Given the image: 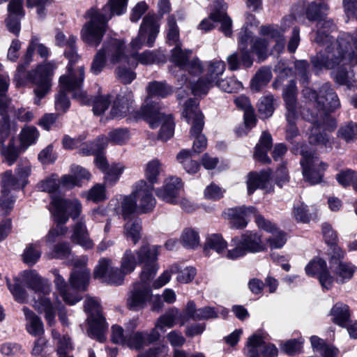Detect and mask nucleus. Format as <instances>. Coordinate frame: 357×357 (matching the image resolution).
<instances>
[{"instance_id": "obj_1", "label": "nucleus", "mask_w": 357, "mask_h": 357, "mask_svg": "<svg viewBox=\"0 0 357 357\" xmlns=\"http://www.w3.org/2000/svg\"><path fill=\"white\" fill-rule=\"evenodd\" d=\"M328 10L325 3L312 2L307 8L304 3H300L294 6L291 15L283 19L280 28L276 27L284 38L283 33L293 24L294 20H297L305 12L310 21L317 22L314 40L324 47V50L311 59L314 69L317 72L324 68L331 70L336 83L351 87L356 82L352 68L357 65V30L353 35L341 33L333 40L328 32H333L335 26L332 20L324 18Z\"/></svg>"}, {"instance_id": "obj_2", "label": "nucleus", "mask_w": 357, "mask_h": 357, "mask_svg": "<svg viewBox=\"0 0 357 357\" xmlns=\"http://www.w3.org/2000/svg\"><path fill=\"white\" fill-rule=\"evenodd\" d=\"M259 36L254 38L253 32L248 25L243 27L238 33V50L227 58L229 69L231 71L243 68H250L253 64L252 53H255L259 61L265 60L271 54L270 47L275 43L273 48L279 52L285 45V39L282 38L280 31L273 25L262 26L259 29Z\"/></svg>"}, {"instance_id": "obj_3", "label": "nucleus", "mask_w": 357, "mask_h": 357, "mask_svg": "<svg viewBox=\"0 0 357 357\" xmlns=\"http://www.w3.org/2000/svg\"><path fill=\"white\" fill-rule=\"evenodd\" d=\"M303 93L305 98L313 101V105L316 107L315 112L307 111L303 114V117L313 124L309 137L310 143L331 148L329 137L326 133H321L320 130L323 128L333 131L336 128L337 123L329 114L340 107L337 95L328 84H324L319 93L309 88L304 89Z\"/></svg>"}, {"instance_id": "obj_4", "label": "nucleus", "mask_w": 357, "mask_h": 357, "mask_svg": "<svg viewBox=\"0 0 357 357\" xmlns=\"http://www.w3.org/2000/svg\"><path fill=\"white\" fill-rule=\"evenodd\" d=\"M14 284L6 278V284L15 300L18 303H25L27 299V292L20 284L23 283L27 288L38 295L37 299H33V307L44 317L50 326L55 323L56 313L50 299L47 297L51 292V283L49 280L43 278L36 270H26L22 272L19 278H15Z\"/></svg>"}, {"instance_id": "obj_5", "label": "nucleus", "mask_w": 357, "mask_h": 357, "mask_svg": "<svg viewBox=\"0 0 357 357\" xmlns=\"http://www.w3.org/2000/svg\"><path fill=\"white\" fill-rule=\"evenodd\" d=\"M33 45L29 44L26 54L24 57V62L18 66L17 73L15 75V80L17 86H22L26 84L27 81L31 82L36 85L33 90L35 94L34 104L39 105L41 99L49 93L51 87L50 77L53 74L56 65L54 61L39 65L35 70L25 73L26 66L31 62L33 54Z\"/></svg>"}, {"instance_id": "obj_6", "label": "nucleus", "mask_w": 357, "mask_h": 357, "mask_svg": "<svg viewBox=\"0 0 357 357\" xmlns=\"http://www.w3.org/2000/svg\"><path fill=\"white\" fill-rule=\"evenodd\" d=\"M158 245H144L132 251L127 249L121 259L120 266L126 273L133 272L138 264H143L141 280H150L156 274L159 266L156 263L159 250Z\"/></svg>"}, {"instance_id": "obj_7", "label": "nucleus", "mask_w": 357, "mask_h": 357, "mask_svg": "<svg viewBox=\"0 0 357 357\" xmlns=\"http://www.w3.org/2000/svg\"><path fill=\"white\" fill-rule=\"evenodd\" d=\"M84 79V66L68 68L65 75L59 78V92L55 98V108L57 111L65 112L70 107V100L67 92L72 93L74 98L82 105L89 104L90 99L82 89Z\"/></svg>"}, {"instance_id": "obj_8", "label": "nucleus", "mask_w": 357, "mask_h": 357, "mask_svg": "<svg viewBox=\"0 0 357 357\" xmlns=\"http://www.w3.org/2000/svg\"><path fill=\"white\" fill-rule=\"evenodd\" d=\"M128 63L130 68H135L137 62L130 63V59L126 54L125 43L117 38H111L105 40L102 47L94 56L91 66V72L99 74L105 67H113L115 65Z\"/></svg>"}, {"instance_id": "obj_9", "label": "nucleus", "mask_w": 357, "mask_h": 357, "mask_svg": "<svg viewBox=\"0 0 357 357\" xmlns=\"http://www.w3.org/2000/svg\"><path fill=\"white\" fill-rule=\"evenodd\" d=\"M53 274L55 276L54 282L56 289L67 304L74 305L81 300L78 290H85L89 284L90 271L88 268L73 271L69 278L71 287L67 285L65 279L57 270H54Z\"/></svg>"}, {"instance_id": "obj_10", "label": "nucleus", "mask_w": 357, "mask_h": 357, "mask_svg": "<svg viewBox=\"0 0 357 357\" xmlns=\"http://www.w3.org/2000/svg\"><path fill=\"white\" fill-rule=\"evenodd\" d=\"M146 92L148 96L145 104L142 106L139 111L136 112L135 117L146 119L151 128H155L158 123L155 119L160 107L158 104L153 102L151 98H165L172 93V89L166 82L153 81L148 84Z\"/></svg>"}, {"instance_id": "obj_11", "label": "nucleus", "mask_w": 357, "mask_h": 357, "mask_svg": "<svg viewBox=\"0 0 357 357\" xmlns=\"http://www.w3.org/2000/svg\"><path fill=\"white\" fill-rule=\"evenodd\" d=\"M198 102L190 98L184 105L182 116L188 123H191L190 134L195 137L193 142V151L197 153L202 152L206 147L207 140L202 134L204 126L203 115L198 108Z\"/></svg>"}, {"instance_id": "obj_12", "label": "nucleus", "mask_w": 357, "mask_h": 357, "mask_svg": "<svg viewBox=\"0 0 357 357\" xmlns=\"http://www.w3.org/2000/svg\"><path fill=\"white\" fill-rule=\"evenodd\" d=\"M86 15L90 20L83 26L81 38L89 45L97 47L106 32L107 22L111 19V15L104 17L100 10L91 8L87 12Z\"/></svg>"}, {"instance_id": "obj_13", "label": "nucleus", "mask_w": 357, "mask_h": 357, "mask_svg": "<svg viewBox=\"0 0 357 357\" xmlns=\"http://www.w3.org/2000/svg\"><path fill=\"white\" fill-rule=\"evenodd\" d=\"M231 246L227 253V258L235 260L245 256L247 253H256L264 251L266 245L263 243L261 235L258 232L247 231L240 237L231 240Z\"/></svg>"}, {"instance_id": "obj_14", "label": "nucleus", "mask_w": 357, "mask_h": 357, "mask_svg": "<svg viewBox=\"0 0 357 357\" xmlns=\"http://www.w3.org/2000/svg\"><path fill=\"white\" fill-rule=\"evenodd\" d=\"M282 96L285 104V115L288 123L286 137L289 139L297 135L298 129L296 126V121L302 114L301 107L296 99V86L294 81H290L289 84L285 86Z\"/></svg>"}, {"instance_id": "obj_15", "label": "nucleus", "mask_w": 357, "mask_h": 357, "mask_svg": "<svg viewBox=\"0 0 357 357\" xmlns=\"http://www.w3.org/2000/svg\"><path fill=\"white\" fill-rule=\"evenodd\" d=\"M84 309L88 314L89 335L102 342L105 340V332L107 330L105 320L101 314L100 305L98 300L88 298L84 302Z\"/></svg>"}, {"instance_id": "obj_16", "label": "nucleus", "mask_w": 357, "mask_h": 357, "mask_svg": "<svg viewBox=\"0 0 357 357\" xmlns=\"http://www.w3.org/2000/svg\"><path fill=\"white\" fill-rule=\"evenodd\" d=\"M50 210L56 222L66 223L70 217L75 220L79 216L82 206L76 198L63 199L52 195Z\"/></svg>"}, {"instance_id": "obj_17", "label": "nucleus", "mask_w": 357, "mask_h": 357, "mask_svg": "<svg viewBox=\"0 0 357 357\" xmlns=\"http://www.w3.org/2000/svg\"><path fill=\"white\" fill-rule=\"evenodd\" d=\"M160 25L154 13H148L143 18L137 36L131 41L133 50H139L144 45L153 47L159 33Z\"/></svg>"}, {"instance_id": "obj_18", "label": "nucleus", "mask_w": 357, "mask_h": 357, "mask_svg": "<svg viewBox=\"0 0 357 357\" xmlns=\"http://www.w3.org/2000/svg\"><path fill=\"white\" fill-rule=\"evenodd\" d=\"M301 154L303 158L301 160V165L305 180L311 184L320 183L322 179L323 172L326 169L325 165L320 161L314 153L302 151Z\"/></svg>"}, {"instance_id": "obj_19", "label": "nucleus", "mask_w": 357, "mask_h": 357, "mask_svg": "<svg viewBox=\"0 0 357 357\" xmlns=\"http://www.w3.org/2000/svg\"><path fill=\"white\" fill-rule=\"evenodd\" d=\"M154 186L149 184L145 180L137 181L132 192L136 202L137 210L143 213L151 211L156 204V200L153 195Z\"/></svg>"}, {"instance_id": "obj_20", "label": "nucleus", "mask_w": 357, "mask_h": 357, "mask_svg": "<svg viewBox=\"0 0 357 357\" xmlns=\"http://www.w3.org/2000/svg\"><path fill=\"white\" fill-rule=\"evenodd\" d=\"M141 280L142 282L135 283L128 294L126 304L128 307L133 311L144 308L152 298L149 280Z\"/></svg>"}, {"instance_id": "obj_21", "label": "nucleus", "mask_w": 357, "mask_h": 357, "mask_svg": "<svg viewBox=\"0 0 357 357\" xmlns=\"http://www.w3.org/2000/svg\"><path fill=\"white\" fill-rule=\"evenodd\" d=\"M112 260L109 259H100L94 270V278L110 284L120 285L128 273L122 271L121 267L120 268L112 267Z\"/></svg>"}, {"instance_id": "obj_22", "label": "nucleus", "mask_w": 357, "mask_h": 357, "mask_svg": "<svg viewBox=\"0 0 357 357\" xmlns=\"http://www.w3.org/2000/svg\"><path fill=\"white\" fill-rule=\"evenodd\" d=\"M22 187V182L15 177L10 171L6 172L2 176L1 196L0 197V215H5L11 209L14 199L8 197L12 190H18Z\"/></svg>"}, {"instance_id": "obj_23", "label": "nucleus", "mask_w": 357, "mask_h": 357, "mask_svg": "<svg viewBox=\"0 0 357 357\" xmlns=\"http://www.w3.org/2000/svg\"><path fill=\"white\" fill-rule=\"evenodd\" d=\"M174 45L172 50L170 61L181 70H186L192 75H199L202 72L200 61L197 58L188 61L192 54L191 50H183L181 48V44Z\"/></svg>"}, {"instance_id": "obj_24", "label": "nucleus", "mask_w": 357, "mask_h": 357, "mask_svg": "<svg viewBox=\"0 0 357 357\" xmlns=\"http://www.w3.org/2000/svg\"><path fill=\"white\" fill-rule=\"evenodd\" d=\"M255 222L259 228L271 234L266 238V243L271 249H280L285 245L287 242L286 234L280 230L275 224L266 220L259 214H255Z\"/></svg>"}, {"instance_id": "obj_25", "label": "nucleus", "mask_w": 357, "mask_h": 357, "mask_svg": "<svg viewBox=\"0 0 357 357\" xmlns=\"http://www.w3.org/2000/svg\"><path fill=\"white\" fill-rule=\"evenodd\" d=\"M82 139L80 137L71 138L68 135L64 136L62 144L66 149H74L79 148V153L83 155H93L94 153L104 149L107 146L108 139L106 137H100L96 141L90 144H82Z\"/></svg>"}, {"instance_id": "obj_26", "label": "nucleus", "mask_w": 357, "mask_h": 357, "mask_svg": "<svg viewBox=\"0 0 357 357\" xmlns=\"http://www.w3.org/2000/svg\"><path fill=\"white\" fill-rule=\"evenodd\" d=\"M337 257H332L330 261V266L337 283L344 284L350 280L355 271L356 267L351 263L340 260L344 257L342 250L335 251Z\"/></svg>"}, {"instance_id": "obj_27", "label": "nucleus", "mask_w": 357, "mask_h": 357, "mask_svg": "<svg viewBox=\"0 0 357 357\" xmlns=\"http://www.w3.org/2000/svg\"><path fill=\"white\" fill-rule=\"evenodd\" d=\"M260 352L264 357H275L278 349L272 344H266L263 337L253 335L247 342L245 354L248 357H260Z\"/></svg>"}, {"instance_id": "obj_28", "label": "nucleus", "mask_w": 357, "mask_h": 357, "mask_svg": "<svg viewBox=\"0 0 357 357\" xmlns=\"http://www.w3.org/2000/svg\"><path fill=\"white\" fill-rule=\"evenodd\" d=\"M182 182L178 177H171L167 179L164 185L156 189L157 197L171 204H177L178 202L179 191L182 188Z\"/></svg>"}, {"instance_id": "obj_29", "label": "nucleus", "mask_w": 357, "mask_h": 357, "mask_svg": "<svg viewBox=\"0 0 357 357\" xmlns=\"http://www.w3.org/2000/svg\"><path fill=\"white\" fill-rule=\"evenodd\" d=\"M256 209L253 206H238L229 208L224 212L225 218L230 220L231 227L235 229L245 228L248 225L247 217L250 214H255Z\"/></svg>"}, {"instance_id": "obj_30", "label": "nucleus", "mask_w": 357, "mask_h": 357, "mask_svg": "<svg viewBox=\"0 0 357 357\" xmlns=\"http://www.w3.org/2000/svg\"><path fill=\"white\" fill-rule=\"evenodd\" d=\"M75 42L76 38L75 36H69L66 38V36L60 31L57 32L55 36L56 45L61 47H66L65 55L69 61L68 68L83 66L82 65L77 64L79 58L75 50Z\"/></svg>"}, {"instance_id": "obj_31", "label": "nucleus", "mask_w": 357, "mask_h": 357, "mask_svg": "<svg viewBox=\"0 0 357 357\" xmlns=\"http://www.w3.org/2000/svg\"><path fill=\"white\" fill-rule=\"evenodd\" d=\"M133 95L131 91H126L117 96L110 111L112 118H122L132 111Z\"/></svg>"}, {"instance_id": "obj_32", "label": "nucleus", "mask_w": 357, "mask_h": 357, "mask_svg": "<svg viewBox=\"0 0 357 357\" xmlns=\"http://www.w3.org/2000/svg\"><path fill=\"white\" fill-rule=\"evenodd\" d=\"M218 312V310L210 306L197 309L193 301H189L183 310V317L185 319H208L217 318Z\"/></svg>"}, {"instance_id": "obj_33", "label": "nucleus", "mask_w": 357, "mask_h": 357, "mask_svg": "<svg viewBox=\"0 0 357 357\" xmlns=\"http://www.w3.org/2000/svg\"><path fill=\"white\" fill-rule=\"evenodd\" d=\"M72 229L73 234L70 239L73 243L80 245L85 250L93 248L94 243L89 237L86 222L82 218L73 225Z\"/></svg>"}, {"instance_id": "obj_34", "label": "nucleus", "mask_w": 357, "mask_h": 357, "mask_svg": "<svg viewBox=\"0 0 357 357\" xmlns=\"http://www.w3.org/2000/svg\"><path fill=\"white\" fill-rule=\"evenodd\" d=\"M213 6L211 17L221 23L222 31L226 36H229L232 33V22L225 13L227 8V4L223 0H216L213 2Z\"/></svg>"}, {"instance_id": "obj_35", "label": "nucleus", "mask_w": 357, "mask_h": 357, "mask_svg": "<svg viewBox=\"0 0 357 357\" xmlns=\"http://www.w3.org/2000/svg\"><path fill=\"white\" fill-rule=\"evenodd\" d=\"M271 175V170L262 171L259 174L250 173L246 181L248 194L252 195L258 188L269 192L271 189V186H269Z\"/></svg>"}, {"instance_id": "obj_36", "label": "nucleus", "mask_w": 357, "mask_h": 357, "mask_svg": "<svg viewBox=\"0 0 357 357\" xmlns=\"http://www.w3.org/2000/svg\"><path fill=\"white\" fill-rule=\"evenodd\" d=\"M25 319V329L26 332L33 337L44 335V324L41 319L27 307H22Z\"/></svg>"}, {"instance_id": "obj_37", "label": "nucleus", "mask_w": 357, "mask_h": 357, "mask_svg": "<svg viewBox=\"0 0 357 357\" xmlns=\"http://www.w3.org/2000/svg\"><path fill=\"white\" fill-rule=\"evenodd\" d=\"M164 172V165L158 158L148 161L144 167L145 180L149 184L154 186L160 182V176Z\"/></svg>"}, {"instance_id": "obj_38", "label": "nucleus", "mask_w": 357, "mask_h": 357, "mask_svg": "<svg viewBox=\"0 0 357 357\" xmlns=\"http://www.w3.org/2000/svg\"><path fill=\"white\" fill-rule=\"evenodd\" d=\"M271 135L264 132L260 137L259 142L256 145L254 153L255 159L262 163H270L271 159L267 155L268 151L272 146Z\"/></svg>"}, {"instance_id": "obj_39", "label": "nucleus", "mask_w": 357, "mask_h": 357, "mask_svg": "<svg viewBox=\"0 0 357 357\" xmlns=\"http://www.w3.org/2000/svg\"><path fill=\"white\" fill-rule=\"evenodd\" d=\"M155 119L158 123L155 128L161 126L159 132L160 139L163 141L168 140L174 134V123L172 116L171 115H165L160 112H157Z\"/></svg>"}, {"instance_id": "obj_40", "label": "nucleus", "mask_w": 357, "mask_h": 357, "mask_svg": "<svg viewBox=\"0 0 357 357\" xmlns=\"http://www.w3.org/2000/svg\"><path fill=\"white\" fill-rule=\"evenodd\" d=\"M227 243L222 236L218 234L209 235L204 244V251L208 253L211 250L215 251L218 254L221 255L227 258Z\"/></svg>"}, {"instance_id": "obj_41", "label": "nucleus", "mask_w": 357, "mask_h": 357, "mask_svg": "<svg viewBox=\"0 0 357 357\" xmlns=\"http://www.w3.org/2000/svg\"><path fill=\"white\" fill-rule=\"evenodd\" d=\"M52 338L56 341V354L58 357H74L70 353L73 347L70 338L67 335L61 336L56 330L52 331Z\"/></svg>"}, {"instance_id": "obj_42", "label": "nucleus", "mask_w": 357, "mask_h": 357, "mask_svg": "<svg viewBox=\"0 0 357 357\" xmlns=\"http://www.w3.org/2000/svg\"><path fill=\"white\" fill-rule=\"evenodd\" d=\"M142 221L135 218L127 221L124 225L123 234L128 239H130L134 244L138 243L141 238Z\"/></svg>"}, {"instance_id": "obj_43", "label": "nucleus", "mask_w": 357, "mask_h": 357, "mask_svg": "<svg viewBox=\"0 0 357 357\" xmlns=\"http://www.w3.org/2000/svg\"><path fill=\"white\" fill-rule=\"evenodd\" d=\"M192 152L189 150H181L176 155V160L190 174L197 173L199 169V165L195 160H192Z\"/></svg>"}, {"instance_id": "obj_44", "label": "nucleus", "mask_w": 357, "mask_h": 357, "mask_svg": "<svg viewBox=\"0 0 357 357\" xmlns=\"http://www.w3.org/2000/svg\"><path fill=\"white\" fill-rule=\"evenodd\" d=\"M135 59L142 65H152L165 61V56L160 50H146L135 56Z\"/></svg>"}, {"instance_id": "obj_45", "label": "nucleus", "mask_w": 357, "mask_h": 357, "mask_svg": "<svg viewBox=\"0 0 357 357\" xmlns=\"http://www.w3.org/2000/svg\"><path fill=\"white\" fill-rule=\"evenodd\" d=\"M171 271L173 273L177 274L176 280L182 284H188L192 282L197 274L196 269L194 267H181L178 264L171 266Z\"/></svg>"}, {"instance_id": "obj_46", "label": "nucleus", "mask_w": 357, "mask_h": 357, "mask_svg": "<svg viewBox=\"0 0 357 357\" xmlns=\"http://www.w3.org/2000/svg\"><path fill=\"white\" fill-rule=\"evenodd\" d=\"M331 314L335 324L344 327L346 326L350 317L349 307L343 303H336L331 309Z\"/></svg>"}, {"instance_id": "obj_47", "label": "nucleus", "mask_w": 357, "mask_h": 357, "mask_svg": "<svg viewBox=\"0 0 357 357\" xmlns=\"http://www.w3.org/2000/svg\"><path fill=\"white\" fill-rule=\"evenodd\" d=\"M179 312L177 309L173 308L160 316L156 321V328L160 329L161 333H165L167 328H172L176 320L178 317Z\"/></svg>"}, {"instance_id": "obj_48", "label": "nucleus", "mask_w": 357, "mask_h": 357, "mask_svg": "<svg viewBox=\"0 0 357 357\" xmlns=\"http://www.w3.org/2000/svg\"><path fill=\"white\" fill-rule=\"evenodd\" d=\"M127 4L128 0H109L100 13L104 17L108 15H111V17L114 15H121L126 13Z\"/></svg>"}, {"instance_id": "obj_49", "label": "nucleus", "mask_w": 357, "mask_h": 357, "mask_svg": "<svg viewBox=\"0 0 357 357\" xmlns=\"http://www.w3.org/2000/svg\"><path fill=\"white\" fill-rule=\"evenodd\" d=\"M272 73L269 68H261L252 78L251 88L253 91H259L271 79Z\"/></svg>"}, {"instance_id": "obj_50", "label": "nucleus", "mask_w": 357, "mask_h": 357, "mask_svg": "<svg viewBox=\"0 0 357 357\" xmlns=\"http://www.w3.org/2000/svg\"><path fill=\"white\" fill-rule=\"evenodd\" d=\"M225 63L222 61H213L208 63L206 79L213 85L216 82L220 81L219 77L223 74L225 70Z\"/></svg>"}, {"instance_id": "obj_51", "label": "nucleus", "mask_w": 357, "mask_h": 357, "mask_svg": "<svg viewBox=\"0 0 357 357\" xmlns=\"http://www.w3.org/2000/svg\"><path fill=\"white\" fill-rule=\"evenodd\" d=\"M181 244L187 248H195L199 245L200 239L199 232L192 228L183 230L181 236Z\"/></svg>"}, {"instance_id": "obj_52", "label": "nucleus", "mask_w": 357, "mask_h": 357, "mask_svg": "<svg viewBox=\"0 0 357 357\" xmlns=\"http://www.w3.org/2000/svg\"><path fill=\"white\" fill-rule=\"evenodd\" d=\"M40 256L41 250L38 243L28 245L22 255L23 261L31 266L36 264Z\"/></svg>"}, {"instance_id": "obj_53", "label": "nucleus", "mask_w": 357, "mask_h": 357, "mask_svg": "<svg viewBox=\"0 0 357 357\" xmlns=\"http://www.w3.org/2000/svg\"><path fill=\"white\" fill-rule=\"evenodd\" d=\"M0 353L3 357H25L26 352L22 345L15 342H5L0 346Z\"/></svg>"}, {"instance_id": "obj_54", "label": "nucleus", "mask_w": 357, "mask_h": 357, "mask_svg": "<svg viewBox=\"0 0 357 357\" xmlns=\"http://www.w3.org/2000/svg\"><path fill=\"white\" fill-rule=\"evenodd\" d=\"M37 187L42 192H46L50 195H54L59 190L60 181L57 175L52 174L50 177H47L39 182Z\"/></svg>"}, {"instance_id": "obj_55", "label": "nucleus", "mask_w": 357, "mask_h": 357, "mask_svg": "<svg viewBox=\"0 0 357 357\" xmlns=\"http://www.w3.org/2000/svg\"><path fill=\"white\" fill-rule=\"evenodd\" d=\"M167 43L171 45L181 44L179 41V29L174 15H169L167 17Z\"/></svg>"}, {"instance_id": "obj_56", "label": "nucleus", "mask_w": 357, "mask_h": 357, "mask_svg": "<svg viewBox=\"0 0 357 357\" xmlns=\"http://www.w3.org/2000/svg\"><path fill=\"white\" fill-rule=\"evenodd\" d=\"M292 215L297 222L302 223H307L312 218V213L308 206L303 202H298L294 204Z\"/></svg>"}, {"instance_id": "obj_57", "label": "nucleus", "mask_w": 357, "mask_h": 357, "mask_svg": "<svg viewBox=\"0 0 357 357\" xmlns=\"http://www.w3.org/2000/svg\"><path fill=\"white\" fill-rule=\"evenodd\" d=\"M215 85L227 93H236L243 88L242 83L234 77H227L216 82Z\"/></svg>"}, {"instance_id": "obj_58", "label": "nucleus", "mask_w": 357, "mask_h": 357, "mask_svg": "<svg viewBox=\"0 0 357 357\" xmlns=\"http://www.w3.org/2000/svg\"><path fill=\"white\" fill-rule=\"evenodd\" d=\"M1 65L0 64V70ZM9 77L6 75H0V114L6 112L8 105L9 98L6 93L9 86Z\"/></svg>"}, {"instance_id": "obj_59", "label": "nucleus", "mask_w": 357, "mask_h": 357, "mask_svg": "<svg viewBox=\"0 0 357 357\" xmlns=\"http://www.w3.org/2000/svg\"><path fill=\"white\" fill-rule=\"evenodd\" d=\"M147 344L145 332L139 331L130 334L125 343L129 348L136 350H139Z\"/></svg>"}, {"instance_id": "obj_60", "label": "nucleus", "mask_w": 357, "mask_h": 357, "mask_svg": "<svg viewBox=\"0 0 357 357\" xmlns=\"http://www.w3.org/2000/svg\"><path fill=\"white\" fill-rule=\"evenodd\" d=\"M327 270L326 263L320 258H315L311 260L305 266V273L308 276L321 275Z\"/></svg>"}, {"instance_id": "obj_61", "label": "nucleus", "mask_w": 357, "mask_h": 357, "mask_svg": "<svg viewBox=\"0 0 357 357\" xmlns=\"http://www.w3.org/2000/svg\"><path fill=\"white\" fill-rule=\"evenodd\" d=\"M274 109L273 96H266L260 99L258 103V110L262 118L272 116Z\"/></svg>"}, {"instance_id": "obj_62", "label": "nucleus", "mask_w": 357, "mask_h": 357, "mask_svg": "<svg viewBox=\"0 0 357 357\" xmlns=\"http://www.w3.org/2000/svg\"><path fill=\"white\" fill-rule=\"evenodd\" d=\"M21 142L26 147L35 143L39 137V132L36 128L27 126L21 131Z\"/></svg>"}, {"instance_id": "obj_63", "label": "nucleus", "mask_w": 357, "mask_h": 357, "mask_svg": "<svg viewBox=\"0 0 357 357\" xmlns=\"http://www.w3.org/2000/svg\"><path fill=\"white\" fill-rule=\"evenodd\" d=\"M86 198L93 202H102L107 199L105 187L102 184L94 185L87 192Z\"/></svg>"}, {"instance_id": "obj_64", "label": "nucleus", "mask_w": 357, "mask_h": 357, "mask_svg": "<svg viewBox=\"0 0 357 357\" xmlns=\"http://www.w3.org/2000/svg\"><path fill=\"white\" fill-rule=\"evenodd\" d=\"M225 190L215 183H211L204 190L205 199L212 201H218L224 197Z\"/></svg>"}]
</instances>
